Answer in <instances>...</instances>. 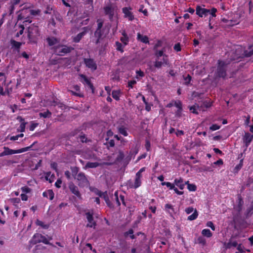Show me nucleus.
Returning <instances> with one entry per match:
<instances>
[{
    "label": "nucleus",
    "instance_id": "1",
    "mask_svg": "<svg viewBox=\"0 0 253 253\" xmlns=\"http://www.w3.org/2000/svg\"><path fill=\"white\" fill-rule=\"evenodd\" d=\"M72 172L75 178L78 181L79 186L84 187H87L89 185V181L84 173L81 172L77 174L78 169L77 168L73 169Z\"/></svg>",
    "mask_w": 253,
    "mask_h": 253
},
{
    "label": "nucleus",
    "instance_id": "2",
    "mask_svg": "<svg viewBox=\"0 0 253 253\" xmlns=\"http://www.w3.org/2000/svg\"><path fill=\"white\" fill-rule=\"evenodd\" d=\"M37 143L36 141H35L32 145H31L30 146L24 147L21 149H19L18 150H13L10 149L7 147H3V151L0 153V157L7 156V155H10L12 154H19L23 152H25L26 151H28L29 150H30L32 147Z\"/></svg>",
    "mask_w": 253,
    "mask_h": 253
},
{
    "label": "nucleus",
    "instance_id": "3",
    "mask_svg": "<svg viewBox=\"0 0 253 253\" xmlns=\"http://www.w3.org/2000/svg\"><path fill=\"white\" fill-rule=\"evenodd\" d=\"M236 52L237 54V57L234 58L233 60H238L240 58H243L244 57H250L253 55V45H250L247 49H245L243 51L242 47L238 46L236 48Z\"/></svg>",
    "mask_w": 253,
    "mask_h": 253
},
{
    "label": "nucleus",
    "instance_id": "4",
    "mask_svg": "<svg viewBox=\"0 0 253 253\" xmlns=\"http://www.w3.org/2000/svg\"><path fill=\"white\" fill-rule=\"evenodd\" d=\"M28 37L30 42L36 43L40 36L39 28L35 25H30L28 29Z\"/></svg>",
    "mask_w": 253,
    "mask_h": 253
},
{
    "label": "nucleus",
    "instance_id": "5",
    "mask_svg": "<svg viewBox=\"0 0 253 253\" xmlns=\"http://www.w3.org/2000/svg\"><path fill=\"white\" fill-rule=\"evenodd\" d=\"M227 64L224 61L218 60V66L216 71L215 72V76L216 78L225 79L226 77V69Z\"/></svg>",
    "mask_w": 253,
    "mask_h": 253
},
{
    "label": "nucleus",
    "instance_id": "6",
    "mask_svg": "<svg viewBox=\"0 0 253 253\" xmlns=\"http://www.w3.org/2000/svg\"><path fill=\"white\" fill-rule=\"evenodd\" d=\"M52 49L54 50L55 53L57 55L63 56L67 53H70L74 49V48L64 45H58L56 46L53 47Z\"/></svg>",
    "mask_w": 253,
    "mask_h": 253
},
{
    "label": "nucleus",
    "instance_id": "7",
    "mask_svg": "<svg viewBox=\"0 0 253 253\" xmlns=\"http://www.w3.org/2000/svg\"><path fill=\"white\" fill-rule=\"evenodd\" d=\"M110 27L111 25L108 24L103 27V28L100 30L98 35H94L95 37L97 38L95 42V43L96 44H98L100 42V40L106 37L108 35L109 32Z\"/></svg>",
    "mask_w": 253,
    "mask_h": 253
},
{
    "label": "nucleus",
    "instance_id": "8",
    "mask_svg": "<svg viewBox=\"0 0 253 253\" xmlns=\"http://www.w3.org/2000/svg\"><path fill=\"white\" fill-rule=\"evenodd\" d=\"M30 243L33 245L36 244L38 243H43L45 244H48V239L44 236L41 234L37 233L34 234L33 238L30 241Z\"/></svg>",
    "mask_w": 253,
    "mask_h": 253
},
{
    "label": "nucleus",
    "instance_id": "9",
    "mask_svg": "<svg viewBox=\"0 0 253 253\" xmlns=\"http://www.w3.org/2000/svg\"><path fill=\"white\" fill-rule=\"evenodd\" d=\"M146 170L145 167L141 168L136 173L133 188L136 189L140 187L141 185V179L142 178V172Z\"/></svg>",
    "mask_w": 253,
    "mask_h": 253
},
{
    "label": "nucleus",
    "instance_id": "10",
    "mask_svg": "<svg viewBox=\"0 0 253 253\" xmlns=\"http://www.w3.org/2000/svg\"><path fill=\"white\" fill-rule=\"evenodd\" d=\"M85 215L88 222L87 224H86V227L95 228L96 226V222L94 219V217L93 216V212L88 211L85 212Z\"/></svg>",
    "mask_w": 253,
    "mask_h": 253
},
{
    "label": "nucleus",
    "instance_id": "11",
    "mask_svg": "<svg viewBox=\"0 0 253 253\" xmlns=\"http://www.w3.org/2000/svg\"><path fill=\"white\" fill-rule=\"evenodd\" d=\"M169 64V60L168 56H164V57L156 59L154 62V66L157 68H161L162 66L167 65Z\"/></svg>",
    "mask_w": 253,
    "mask_h": 253
},
{
    "label": "nucleus",
    "instance_id": "12",
    "mask_svg": "<svg viewBox=\"0 0 253 253\" xmlns=\"http://www.w3.org/2000/svg\"><path fill=\"white\" fill-rule=\"evenodd\" d=\"M131 10L132 8L130 7H124L122 8V12L124 14V17L130 21H132L134 19V16L131 12Z\"/></svg>",
    "mask_w": 253,
    "mask_h": 253
},
{
    "label": "nucleus",
    "instance_id": "13",
    "mask_svg": "<svg viewBox=\"0 0 253 253\" xmlns=\"http://www.w3.org/2000/svg\"><path fill=\"white\" fill-rule=\"evenodd\" d=\"M104 13L106 15L109 16L110 20L113 19L114 15V7L111 4H109L104 7Z\"/></svg>",
    "mask_w": 253,
    "mask_h": 253
},
{
    "label": "nucleus",
    "instance_id": "14",
    "mask_svg": "<svg viewBox=\"0 0 253 253\" xmlns=\"http://www.w3.org/2000/svg\"><path fill=\"white\" fill-rule=\"evenodd\" d=\"M84 63L85 66L92 71H95L97 69V65L93 59L84 58Z\"/></svg>",
    "mask_w": 253,
    "mask_h": 253
},
{
    "label": "nucleus",
    "instance_id": "15",
    "mask_svg": "<svg viewBox=\"0 0 253 253\" xmlns=\"http://www.w3.org/2000/svg\"><path fill=\"white\" fill-rule=\"evenodd\" d=\"M79 77L80 78V81L84 85H87V86L92 90V92H93V84L91 83L89 80L85 75L83 74L79 75Z\"/></svg>",
    "mask_w": 253,
    "mask_h": 253
},
{
    "label": "nucleus",
    "instance_id": "16",
    "mask_svg": "<svg viewBox=\"0 0 253 253\" xmlns=\"http://www.w3.org/2000/svg\"><path fill=\"white\" fill-rule=\"evenodd\" d=\"M253 139V134H250L249 132H245L243 136V142L246 148H247L250 145Z\"/></svg>",
    "mask_w": 253,
    "mask_h": 253
},
{
    "label": "nucleus",
    "instance_id": "17",
    "mask_svg": "<svg viewBox=\"0 0 253 253\" xmlns=\"http://www.w3.org/2000/svg\"><path fill=\"white\" fill-rule=\"evenodd\" d=\"M196 14L201 17L203 16H207L210 12V10L206 8H202L200 6H197L196 9Z\"/></svg>",
    "mask_w": 253,
    "mask_h": 253
},
{
    "label": "nucleus",
    "instance_id": "18",
    "mask_svg": "<svg viewBox=\"0 0 253 253\" xmlns=\"http://www.w3.org/2000/svg\"><path fill=\"white\" fill-rule=\"evenodd\" d=\"M46 41L50 46H56V45L59 43V40L54 37H48L46 39Z\"/></svg>",
    "mask_w": 253,
    "mask_h": 253
},
{
    "label": "nucleus",
    "instance_id": "19",
    "mask_svg": "<svg viewBox=\"0 0 253 253\" xmlns=\"http://www.w3.org/2000/svg\"><path fill=\"white\" fill-rule=\"evenodd\" d=\"M87 28L84 27V31L79 33L76 36L73 38V42H79L83 37L86 34L87 32Z\"/></svg>",
    "mask_w": 253,
    "mask_h": 253
},
{
    "label": "nucleus",
    "instance_id": "20",
    "mask_svg": "<svg viewBox=\"0 0 253 253\" xmlns=\"http://www.w3.org/2000/svg\"><path fill=\"white\" fill-rule=\"evenodd\" d=\"M69 189L71 192L75 195L77 197H81V194L79 191L78 188L73 183H70L69 185Z\"/></svg>",
    "mask_w": 253,
    "mask_h": 253
},
{
    "label": "nucleus",
    "instance_id": "21",
    "mask_svg": "<svg viewBox=\"0 0 253 253\" xmlns=\"http://www.w3.org/2000/svg\"><path fill=\"white\" fill-rule=\"evenodd\" d=\"M136 39L137 41L144 43H149V38L147 36H143L141 35L140 33H138L137 34Z\"/></svg>",
    "mask_w": 253,
    "mask_h": 253
},
{
    "label": "nucleus",
    "instance_id": "22",
    "mask_svg": "<svg viewBox=\"0 0 253 253\" xmlns=\"http://www.w3.org/2000/svg\"><path fill=\"white\" fill-rule=\"evenodd\" d=\"M174 183V185L178 187L181 190H183L185 187V184L183 183V179L181 177L175 179Z\"/></svg>",
    "mask_w": 253,
    "mask_h": 253
},
{
    "label": "nucleus",
    "instance_id": "23",
    "mask_svg": "<svg viewBox=\"0 0 253 253\" xmlns=\"http://www.w3.org/2000/svg\"><path fill=\"white\" fill-rule=\"evenodd\" d=\"M42 196L52 200L54 198V194L52 190H48L43 192Z\"/></svg>",
    "mask_w": 253,
    "mask_h": 253
},
{
    "label": "nucleus",
    "instance_id": "24",
    "mask_svg": "<svg viewBox=\"0 0 253 253\" xmlns=\"http://www.w3.org/2000/svg\"><path fill=\"white\" fill-rule=\"evenodd\" d=\"M89 190L90 191L93 192L96 195L98 196L100 198L103 196L105 193V192H102L98 190L97 188L93 187H89Z\"/></svg>",
    "mask_w": 253,
    "mask_h": 253
},
{
    "label": "nucleus",
    "instance_id": "25",
    "mask_svg": "<svg viewBox=\"0 0 253 253\" xmlns=\"http://www.w3.org/2000/svg\"><path fill=\"white\" fill-rule=\"evenodd\" d=\"M122 35L123 37H121L120 41L123 42L124 46H126L128 43L129 38L125 31L122 33Z\"/></svg>",
    "mask_w": 253,
    "mask_h": 253
},
{
    "label": "nucleus",
    "instance_id": "26",
    "mask_svg": "<svg viewBox=\"0 0 253 253\" xmlns=\"http://www.w3.org/2000/svg\"><path fill=\"white\" fill-rule=\"evenodd\" d=\"M118 130L119 132L124 136H126L128 135V133L127 131V128L124 126H121L118 127Z\"/></svg>",
    "mask_w": 253,
    "mask_h": 253
},
{
    "label": "nucleus",
    "instance_id": "27",
    "mask_svg": "<svg viewBox=\"0 0 253 253\" xmlns=\"http://www.w3.org/2000/svg\"><path fill=\"white\" fill-rule=\"evenodd\" d=\"M114 46L117 51H120L121 53L124 52V48L125 46H124V45L122 43L118 41H117L115 42Z\"/></svg>",
    "mask_w": 253,
    "mask_h": 253
},
{
    "label": "nucleus",
    "instance_id": "28",
    "mask_svg": "<svg viewBox=\"0 0 253 253\" xmlns=\"http://www.w3.org/2000/svg\"><path fill=\"white\" fill-rule=\"evenodd\" d=\"M121 91L120 90H113L112 95L113 98L117 101L120 100Z\"/></svg>",
    "mask_w": 253,
    "mask_h": 253
},
{
    "label": "nucleus",
    "instance_id": "29",
    "mask_svg": "<svg viewBox=\"0 0 253 253\" xmlns=\"http://www.w3.org/2000/svg\"><path fill=\"white\" fill-rule=\"evenodd\" d=\"M165 210L171 214L174 212L173 206L171 204H167L165 206Z\"/></svg>",
    "mask_w": 253,
    "mask_h": 253
},
{
    "label": "nucleus",
    "instance_id": "30",
    "mask_svg": "<svg viewBox=\"0 0 253 253\" xmlns=\"http://www.w3.org/2000/svg\"><path fill=\"white\" fill-rule=\"evenodd\" d=\"M11 43L12 44V46L15 48L16 50L19 52L20 51V47L22 45L21 42H16L14 40L11 41Z\"/></svg>",
    "mask_w": 253,
    "mask_h": 253
},
{
    "label": "nucleus",
    "instance_id": "31",
    "mask_svg": "<svg viewBox=\"0 0 253 253\" xmlns=\"http://www.w3.org/2000/svg\"><path fill=\"white\" fill-rule=\"evenodd\" d=\"M202 234L203 236L206 237L207 238H210L212 236V234L209 229H204L202 231Z\"/></svg>",
    "mask_w": 253,
    "mask_h": 253
},
{
    "label": "nucleus",
    "instance_id": "32",
    "mask_svg": "<svg viewBox=\"0 0 253 253\" xmlns=\"http://www.w3.org/2000/svg\"><path fill=\"white\" fill-rule=\"evenodd\" d=\"M99 166L97 162H87L85 165V168H95Z\"/></svg>",
    "mask_w": 253,
    "mask_h": 253
},
{
    "label": "nucleus",
    "instance_id": "33",
    "mask_svg": "<svg viewBox=\"0 0 253 253\" xmlns=\"http://www.w3.org/2000/svg\"><path fill=\"white\" fill-rule=\"evenodd\" d=\"M155 55L156 56V59H159L160 58H163L164 56H168L167 55L164 54V51L163 50H156L155 53Z\"/></svg>",
    "mask_w": 253,
    "mask_h": 253
},
{
    "label": "nucleus",
    "instance_id": "34",
    "mask_svg": "<svg viewBox=\"0 0 253 253\" xmlns=\"http://www.w3.org/2000/svg\"><path fill=\"white\" fill-rule=\"evenodd\" d=\"M199 106L197 104H195L194 105L192 106H190L189 107V110L191 113L195 114H198V112L197 109H199Z\"/></svg>",
    "mask_w": 253,
    "mask_h": 253
},
{
    "label": "nucleus",
    "instance_id": "35",
    "mask_svg": "<svg viewBox=\"0 0 253 253\" xmlns=\"http://www.w3.org/2000/svg\"><path fill=\"white\" fill-rule=\"evenodd\" d=\"M103 28V22L99 20H97V28L94 33V35H98L100 30Z\"/></svg>",
    "mask_w": 253,
    "mask_h": 253
},
{
    "label": "nucleus",
    "instance_id": "36",
    "mask_svg": "<svg viewBox=\"0 0 253 253\" xmlns=\"http://www.w3.org/2000/svg\"><path fill=\"white\" fill-rule=\"evenodd\" d=\"M198 215V211L195 209L194 210V212L191 215H189L187 219L189 220H191V221L195 220V219H196L197 218Z\"/></svg>",
    "mask_w": 253,
    "mask_h": 253
},
{
    "label": "nucleus",
    "instance_id": "37",
    "mask_svg": "<svg viewBox=\"0 0 253 253\" xmlns=\"http://www.w3.org/2000/svg\"><path fill=\"white\" fill-rule=\"evenodd\" d=\"M197 242L198 244L203 246H205L206 244V240L203 236H199L197 239Z\"/></svg>",
    "mask_w": 253,
    "mask_h": 253
},
{
    "label": "nucleus",
    "instance_id": "38",
    "mask_svg": "<svg viewBox=\"0 0 253 253\" xmlns=\"http://www.w3.org/2000/svg\"><path fill=\"white\" fill-rule=\"evenodd\" d=\"M39 115L41 117H43L44 118H49L51 116V113L50 112H49L48 110L45 111V112H42V113H40L39 114Z\"/></svg>",
    "mask_w": 253,
    "mask_h": 253
},
{
    "label": "nucleus",
    "instance_id": "39",
    "mask_svg": "<svg viewBox=\"0 0 253 253\" xmlns=\"http://www.w3.org/2000/svg\"><path fill=\"white\" fill-rule=\"evenodd\" d=\"M212 105V102L210 100H207L204 101L202 105V106L206 108H210Z\"/></svg>",
    "mask_w": 253,
    "mask_h": 253
},
{
    "label": "nucleus",
    "instance_id": "40",
    "mask_svg": "<svg viewBox=\"0 0 253 253\" xmlns=\"http://www.w3.org/2000/svg\"><path fill=\"white\" fill-rule=\"evenodd\" d=\"M24 121L23 119H22V118L21 119V122ZM25 125H26V123H25L24 122H21V124H20V125L18 129V130L19 131H20V132H24L25 131Z\"/></svg>",
    "mask_w": 253,
    "mask_h": 253
},
{
    "label": "nucleus",
    "instance_id": "41",
    "mask_svg": "<svg viewBox=\"0 0 253 253\" xmlns=\"http://www.w3.org/2000/svg\"><path fill=\"white\" fill-rule=\"evenodd\" d=\"M155 202V200L152 199L151 202L149 204V209L151 211L155 213L156 210V207L155 206L153 205V204Z\"/></svg>",
    "mask_w": 253,
    "mask_h": 253
},
{
    "label": "nucleus",
    "instance_id": "42",
    "mask_svg": "<svg viewBox=\"0 0 253 253\" xmlns=\"http://www.w3.org/2000/svg\"><path fill=\"white\" fill-rule=\"evenodd\" d=\"M36 224L39 226H42L44 229H47L49 227L48 224H45L42 221L39 220H37Z\"/></svg>",
    "mask_w": 253,
    "mask_h": 253
},
{
    "label": "nucleus",
    "instance_id": "43",
    "mask_svg": "<svg viewBox=\"0 0 253 253\" xmlns=\"http://www.w3.org/2000/svg\"><path fill=\"white\" fill-rule=\"evenodd\" d=\"M113 199H114L115 200V201H116V203L118 205V206H120L121 205V202L119 200V195H118V191H116L114 193V195L113 197Z\"/></svg>",
    "mask_w": 253,
    "mask_h": 253
},
{
    "label": "nucleus",
    "instance_id": "44",
    "mask_svg": "<svg viewBox=\"0 0 253 253\" xmlns=\"http://www.w3.org/2000/svg\"><path fill=\"white\" fill-rule=\"evenodd\" d=\"M22 192L24 194L29 193L31 192L32 190L28 186H23L21 188Z\"/></svg>",
    "mask_w": 253,
    "mask_h": 253
},
{
    "label": "nucleus",
    "instance_id": "45",
    "mask_svg": "<svg viewBox=\"0 0 253 253\" xmlns=\"http://www.w3.org/2000/svg\"><path fill=\"white\" fill-rule=\"evenodd\" d=\"M102 198L104 199L105 201L106 202V204L108 205V206H110V200L109 199V197L107 195V192H105V194H104V196L101 197Z\"/></svg>",
    "mask_w": 253,
    "mask_h": 253
},
{
    "label": "nucleus",
    "instance_id": "46",
    "mask_svg": "<svg viewBox=\"0 0 253 253\" xmlns=\"http://www.w3.org/2000/svg\"><path fill=\"white\" fill-rule=\"evenodd\" d=\"M187 188L190 191H195L197 189L196 185L193 184H188Z\"/></svg>",
    "mask_w": 253,
    "mask_h": 253
},
{
    "label": "nucleus",
    "instance_id": "47",
    "mask_svg": "<svg viewBox=\"0 0 253 253\" xmlns=\"http://www.w3.org/2000/svg\"><path fill=\"white\" fill-rule=\"evenodd\" d=\"M136 78L137 79H139L140 78L143 77L144 76V73L143 72L141 71V70H137L136 71Z\"/></svg>",
    "mask_w": 253,
    "mask_h": 253
},
{
    "label": "nucleus",
    "instance_id": "48",
    "mask_svg": "<svg viewBox=\"0 0 253 253\" xmlns=\"http://www.w3.org/2000/svg\"><path fill=\"white\" fill-rule=\"evenodd\" d=\"M124 157L125 156L123 152L122 151H120L116 158V160L117 161H122L124 159Z\"/></svg>",
    "mask_w": 253,
    "mask_h": 253
},
{
    "label": "nucleus",
    "instance_id": "49",
    "mask_svg": "<svg viewBox=\"0 0 253 253\" xmlns=\"http://www.w3.org/2000/svg\"><path fill=\"white\" fill-rule=\"evenodd\" d=\"M220 128V126L216 124H213L210 127V129L211 131H215L219 129Z\"/></svg>",
    "mask_w": 253,
    "mask_h": 253
},
{
    "label": "nucleus",
    "instance_id": "50",
    "mask_svg": "<svg viewBox=\"0 0 253 253\" xmlns=\"http://www.w3.org/2000/svg\"><path fill=\"white\" fill-rule=\"evenodd\" d=\"M174 105L177 108V109H182V103L180 100L174 101Z\"/></svg>",
    "mask_w": 253,
    "mask_h": 253
},
{
    "label": "nucleus",
    "instance_id": "51",
    "mask_svg": "<svg viewBox=\"0 0 253 253\" xmlns=\"http://www.w3.org/2000/svg\"><path fill=\"white\" fill-rule=\"evenodd\" d=\"M69 92L71 93V94L75 96H79L80 97L84 96L83 94L81 92H75L73 90H69Z\"/></svg>",
    "mask_w": 253,
    "mask_h": 253
},
{
    "label": "nucleus",
    "instance_id": "52",
    "mask_svg": "<svg viewBox=\"0 0 253 253\" xmlns=\"http://www.w3.org/2000/svg\"><path fill=\"white\" fill-rule=\"evenodd\" d=\"M78 141H80L82 142H86L87 140V138L84 135H80L78 138Z\"/></svg>",
    "mask_w": 253,
    "mask_h": 253
},
{
    "label": "nucleus",
    "instance_id": "53",
    "mask_svg": "<svg viewBox=\"0 0 253 253\" xmlns=\"http://www.w3.org/2000/svg\"><path fill=\"white\" fill-rule=\"evenodd\" d=\"M207 226L210 227L213 231L215 230V226L211 221H208L206 224Z\"/></svg>",
    "mask_w": 253,
    "mask_h": 253
},
{
    "label": "nucleus",
    "instance_id": "54",
    "mask_svg": "<svg viewBox=\"0 0 253 253\" xmlns=\"http://www.w3.org/2000/svg\"><path fill=\"white\" fill-rule=\"evenodd\" d=\"M106 140L107 141V143L108 144V145L110 147H114L115 145V142L114 140L113 139L109 140V138H106Z\"/></svg>",
    "mask_w": 253,
    "mask_h": 253
},
{
    "label": "nucleus",
    "instance_id": "55",
    "mask_svg": "<svg viewBox=\"0 0 253 253\" xmlns=\"http://www.w3.org/2000/svg\"><path fill=\"white\" fill-rule=\"evenodd\" d=\"M217 12V9L213 7L211 8V10H210V12L209 13H210L212 17H215L216 16V12Z\"/></svg>",
    "mask_w": 253,
    "mask_h": 253
},
{
    "label": "nucleus",
    "instance_id": "56",
    "mask_svg": "<svg viewBox=\"0 0 253 253\" xmlns=\"http://www.w3.org/2000/svg\"><path fill=\"white\" fill-rule=\"evenodd\" d=\"M194 211L192 207H188L185 209V212L187 214H189L192 213Z\"/></svg>",
    "mask_w": 253,
    "mask_h": 253
},
{
    "label": "nucleus",
    "instance_id": "57",
    "mask_svg": "<svg viewBox=\"0 0 253 253\" xmlns=\"http://www.w3.org/2000/svg\"><path fill=\"white\" fill-rule=\"evenodd\" d=\"M184 80H185V84H188L190 83V82H191V76L188 75L187 77H186L184 78Z\"/></svg>",
    "mask_w": 253,
    "mask_h": 253
},
{
    "label": "nucleus",
    "instance_id": "58",
    "mask_svg": "<svg viewBox=\"0 0 253 253\" xmlns=\"http://www.w3.org/2000/svg\"><path fill=\"white\" fill-rule=\"evenodd\" d=\"M174 49L176 51H180L181 50V46L179 43L175 44L173 47Z\"/></svg>",
    "mask_w": 253,
    "mask_h": 253
},
{
    "label": "nucleus",
    "instance_id": "59",
    "mask_svg": "<svg viewBox=\"0 0 253 253\" xmlns=\"http://www.w3.org/2000/svg\"><path fill=\"white\" fill-rule=\"evenodd\" d=\"M38 124L37 123H32L29 127V130L30 131H33L38 126Z\"/></svg>",
    "mask_w": 253,
    "mask_h": 253
},
{
    "label": "nucleus",
    "instance_id": "60",
    "mask_svg": "<svg viewBox=\"0 0 253 253\" xmlns=\"http://www.w3.org/2000/svg\"><path fill=\"white\" fill-rule=\"evenodd\" d=\"M136 83V82L135 80L129 81L128 83V86L130 88H132L133 85L135 84Z\"/></svg>",
    "mask_w": 253,
    "mask_h": 253
},
{
    "label": "nucleus",
    "instance_id": "61",
    "mask_svg": "<svg viewBox=\"0 0 253 253\" xmlns=\"http://www.w3.org/2000/svg\"><path fill=\"white\" fill-rule=\"evenodd\" d=\"M150 147H151V144H150V142L147 140L146 141V143H145V148H146V149L147 151H149L150 150Z\"/></svg>",
    "mask_w": 253,
    "mask_h": 253
},
{
    "label": "nucleus",
    "instance_id": "62",
    "mask_svg": "<svg viewBox=\"0 0 253 253\" xmlns=\"http://www.w3.org/2000/svg\"><path fill=\"white\" fill-rule=\"evenodd\" d=\"M145 110L149 112L151 109L152 105L148 103H145Z\"/></svg>",
    "mask_w": 253,
    "mask_h": 253
},
{
    "label": "nucleus",
    "instance_id": "63",
    "mask_svg": "<svg viewBox=\"0 0 253 253\" xmlns=\"http://www.w3.org/2000/svg\"><path fill=\"white\" fill-rule=\"evenodd\" d=\"M147 156V154L146 153H144L142 155H141L140 156H139L138 158H137V159L136 161V163H137L139 161H140L141 159H144L146 158Z\"/></svg>",
    "mask_w": 253,
    "mask_h": 253
},
{
    "label": "nucleus",
    "instance_id": "64",
    "mask_svg": "<svg viewBox=\"0 0 253 253\" xmlns=\"http://www.w3.org/2000/svg\"><path fill=\"white\" fill-rule=\"evenodd\" d=\"M133 234V230L132 229H129V230L124 233L125 236H127L128 235H131V234Z\"/></svg>",
    "mask_w": 253,
    "mask_h": 253
}]
</instances>
